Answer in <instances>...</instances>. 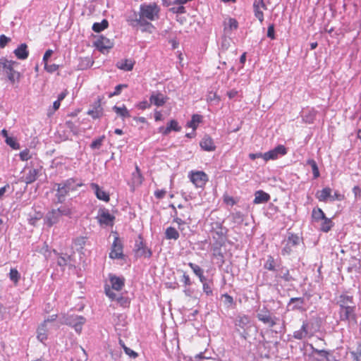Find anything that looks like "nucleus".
I'll return each mask as SVG.
<instances>
[{"label":"nucleus","instance_id":"obj_44","mask_svg":"<svg viewBox=\"0 0 361 361\" xmlns=\"http://www.w3.org/2000/svg\"><path fill=\"white\" fill-rule=\"evenodd\" d=\"M238 27V23L235 18H230L228 19L225 25V30L229 29L230 30H236Z\"/></svg>","mask_w":361,"mask_h":361},{"label":"nucleus","instance_id":"obj_5","mask_svg":"<svg viewBox=\"0 0 361 361\" xmlns=\"http://www.w3.org/2000/svg\"><path fill=\"white\" fill-rule=\"evenodd\" d=\"M57 186L56 197L59 202H62L65 197L70 191L75 190L78 188L82 185L81 183H77L74 178H68L61 183H56Z\"/></svg>","mask_w":361,"mask_h":361},{"label":"nucleus","instance_id":"obj_29","mask_svg":"<svg viewBox=\"0 0 361 361\" xmlns=\"http://www.w3.org/2000/svg\"><path fill=\"white\" fill-rule=\"evenodd\" d=\"M325 216L326 214L321 208H313L311 215L312 222L319 223Z\"/></svg>","mask_w":361,"mask_h":361},{"label":"nucleus","instance_id":"obj_12","mask_svg":"<svg viewBox=\"0 0 361 361\" xmlns=\"http://www.w3.org/2000/svg\"><path fill=\"white\" fill-rule=\"evenodd\" d=\"M60 216L56 209H52L49 211L44 217V224L48 227H51L54 224H57L60 221Z\"/></svg>","mask_w":361,"mask_h":361},{"label":"nucleus","instance_id":"obj_30","mask_svg":"<svg viewBox=\"0 0 361 361\" xmlns=\"http://www.w3.org/2000/svg\"><path fill=\"white\" fill-rule=\"evenodd\" d=\"M134 66V63L130 59H125L118 61L116 63V66L118 68L125 71H130L133 70Z\"/></svg>","mask_w":361,"mask_h":361},{"label":"nucleus","instance_id":"obj_53","mask_svg":"<svg viewBox=\"0 0 361 361\" xmlns=\"http://www.w3.org/2000/svg\"><path fill=\"white\" fill-rule=\"evenodd\" d=\"M344 199H345L344 195L341 194L338 191H335L333 195H331L330 200L331 201H335V200L342 201Z\"/></svg>","mask_w":361,"mask_h":361},{"label":"nucleus","instance_id":"obj_63","mask_svg":"<svg viewBox=\"0 0 361 361\" xmlns=\"http://www.w3.org/2000/svg\"><path fill=\"white\" fill-rule=\"evenodd\" d=\"M137 108L140 109H145L150 106V104H149L147 101L141 102L137 105Z\"/></svg>","mask_w":361,"mask_h":361},{"label":"nucleus","instance_id":"obj_48","mask_svg":"<svg viewBox=\"0 0 361 361\" xmlns=\"http://www.w3.org/2000/svg\"><path fill=\"white\" fill-rule=\"evenodd\" d=\"M104 139V136H102L94 140H93L90 145V147L92 149H99L102 145L103 140Z\"/></svg>","mask_w":361,"mask_h":361},{"label":"nucleus","instance_id":"obj_42","mask_svg":"<svg viewBox=\"0 0 361 361\" xmlns=\"http://www.w3.org/2000/svg\"><path fill=\"white\" fill-rule=\"evenodd\" d=\"M264 268L269 271H275V260L271 255L267 257V259L264 264Z\"/></svg>","mask_w":361,"mask_h":361},{"label":"nucleus","instance_id":"obj_57","mask_svg":"<svg viewBox=\"0 0 361 361\" xmlns=\"http://www.w3.org/2000/svg\"><path fill=\"white\" fill-rule=\"evenodd\" d=\"M313 351L319 355L329 360V352L325 350L313 349Z\"/></svg>","mask_w":361,"mask_h":361},{"label":"nucleus","instance_id":"obj_51","mask_svg":"<svg viewBox=\"0 0 361 361\" xmlns=\"http://www.w3.org/2000/svg\"><path fill=\"white\" fill-rule=\"evenodd\" d=\"M11 38L5 35H0V48L4 49L11 42Z\"/></svg>","mask_w":361,"mask_h":361},{"label":"nucleus","instance_id":"obj_18","mask_svg":"<svg viewBox=\"0 0 361 361\" xmlns=\"http://www.w3.org/2000/svg\"><path fill=\"white\" fill-rule=\"evenodd\" d=\"M201 148L207 152H213L216 149V145L213 139L209 135H204L200 142Z\"/></svg>","mask_w":361,"mask_h":361},{"label":"nucleus","instance_id":"obj_15","mask_svg":"<svg viewBox=\"0 0 361 361\" xmlns=\"http://www.w3.org/2000/svg\"><path fill=\"white\" fill-rule=\"evenodd\" d=\"M90 187L94 190L97 199L106 202H108L110 200L109 194L101 188L98 184L92 183L90 184Z\"/></svg>","mask_w":361,"mask_h":361},{"label":"nucleus","instance_id":"obj_20","mask_svg":"<svg viewBox=\"0 0 361 361\" xmlns=\"http://www.w3.org/2000/svg\"><path fill=\"white\" fill-rule=\"evenodd\" d=\"M87 114L94 119L99 118L103 116V108L101 106L99 99L94 103L92 109H90L87 111Z\"/></svg>","mask_w":361,"mask_h":361},{"label":"nucleus","instance_id":"obj_27","mask_svg":"<svg viewBox=\"0 0 361 361\" xmlns=\"http://www.w3.org/2000/svg\"><path fill=\"white\" fill-rule=\"evenodd\" d=\"M280 274L276 275L277 279H282L285 282H290L294 280L293 277L290 274V271L288 268L282 267L279 269Z\"/></svg>","mask_w":361,"mask_h":361},{"label":"nucleus","instance_id":"obj_56","mask_svg":"<svg viewBox=\"0 0 361 361\" xmlns=\"http://www.w3.org/2000/svg\"><path fill=\"white\" fill-rule=\"evenodd\" d=\"M267 37L271 39H275L274 25L271 24L267 29Z\"/></svg>","mask_w":361,"mask_h":361},{"label":"nucleus","instance_id":"obj_41","mask_svg":"<svg viewBox=\"0 0 361 361\" xmlns=\"http://www.w3.org/2000/svg\"><path fill=\"white\" fill-rule=\"evenodd\" d=\"M207 101L212 104H217L220 101V97L217 96L216 92H209L207 95Z\"/></svg>","mask_w":361,"mask_h":361},{"label":"nucleus","instance_id":"obj_47","mask_svg":"<svg viewBox=\"0 0 361 361\" xmlns=\"http://www.w3.org/2000/svg\"><path fill=\"white\" fill-rule=\"evenodd\" d=\"M188 266L190 267V268L192 270V271L197 276H198L204 273L203 269L200 266H198L192 262H189Z\"/></svg>","mask_w":361,"mask_h":361},{"label":"nucleus","instance_id":"obj_32","mask_svg":"<svg viewBox=\"0 0 361 361\" xmlns=\"http://www.w3.org/2000/svg\"><path fill=\"white\" fill-rule=\"evenodd\" d=\"M74 320L75 322L73 323L70 322L69 324L72 325L78 333H80L82 331V326L85 322V319L82 316H77Z\"/></svg>","mask_w":361,"mask_h":361},{"label":"nucleus","instance_id":"obj_10","mask_svg":"<svg viewBox=\"0 0 361 361\" xmlns=\"http://www.w3.org/2000/svg\"><path fill=\"white\" fill-rule=\"evenodd\" d=\"M267 9L264 0H255L253 3V11L255 16L262 23L264 21V11Z\"/></svg>","mask_w":361,"mask_h":361},{"label":"nucleus","instance_id":"obj_62","mask_svg":"<svg viewBox=\"0 0 361 361\" xmlns=\"http://www.w3.org/2000/svg\"><path fill=\"white\" fill-rule=\"evenodd\" d=\"M183 281L186 286H190L192 284L190 276L188 274H184L183 276Z\"/></svg>","mask_w":361,"mask_h":361},{"label":"nucleus","instance_id":"obj_35","mask_svg":"<svg viewBox=\"0 0 361 361\" xmlns=\"http://www.w3.org/2000/svg\"><path fill=\"white\" fill-rule=\"evenodd\" d=\"M109 26V22L107 20L104 19L101 23H94L92 25V30L95 32H100L102 30L106 29Z\"/></svg>","mask_w":361,"mask_h":361},{"label":"nucleus","instance_id":"obj_26","mask_svg":"<svg viewBox=\"0 0 361 361\" xmlns=\"http://www.w3.org/2000/svg\"><path fill=\"white\" fill-rule=\"evenodd\" d=\"M167 99L168 98L160 92L152 94L150 97V102L157 106L164 105Z\"/></svg>","mask_w":361,"mask_h":361},{"label":"nucleus","instance_id":"obj_64","mask_svg":"<svg viewBox=\"0 0 361 361\" xmlns=\"http://www.w3.org/2000/svg\"><path fill=\"white\" fill-rule=\"evenodd\" d=\"M171 10L173 13H184L185 12V8L180 5L178 8H172Z\"/></svg>","mask_w":361,"mask_h":361},{"label":"nucleus","instance_id":"obj_1","mask_svg":"<svg viewBox=\"0 0 361 361\" xmlns=\"http://www.w3.org/2000/svg\"><path fill=\"white\" fill-rule=\"evenodd\" d=\"M159 12L160 8L156 3L141 4L138 13L139 18L134 20L135 25L141 27L143 32L151 33L154 27L150 22L159 18Z\"/></svg>","mask_w":361,"mask_h":361},{"label":"nucleus","instance_id":"obj_2","mask_svg":"<svg viewBox=\"0 0 361 361\" xmlns=\"http://www.w3.org/2000/svg\"><path fill=\"white\" fill-rule=\"evenodd\" d=\"M337 303L339 306L340 320L357 324L356 306L353 301V297L342 294L339 296Z\"/></svg>","mask_w":361,"mask_h":361},{"label":"nucleus","instance_id":"obj_61","mask_svg":"<svg viewBox=\"0 0 361 361\" xmlns=\"http://www.w3.org/2000/svg\"><path fill=\"white\" fill-rule=\"evenodd\" d=\"M353 192L355 198H360L361 197V188L359 186H354L353 188Z\"/></svg>","mask_w":361,"mask_h":361},{"label":"nucleus","instance_id":"obj_46","mask_svg":"<svg viewBox=\"0 0 361 361\" xmlns=\"http://www.w3.org/2000/svg\"><path fill=\"white\" fill-rule=\"evenodd\" d=\"M6 143L9 145L12 149H20V144L17 142L15 138L13 137H7L6 139Z\"/></svg>","mask_w":361,"mask_h":361},{"label":"nucleus","instance_id":"obj_9","mask_svg":"<svg viewBox=\"0 0 361 361\" xmlns=\"http://www.w3.org/2000/svg\"><path fill=\"white\" fill-rule=\"evenodd\" d=\"M123 243L121 239L118 236H115L109 253V257L111 259H122L123 257Z\"/></svg>","mask_w":361,"mask_h":361},{"label":"nucleus","instance_id":"obj_39","mask_svg":"<svg viewBox=\"0 0 361 361\" xmlns=\"http://www.w3.org/2000/svg\"><path fill=\"white\" fill-rule=\"evenodd\" d=\"M9 279L14 283L15 285L18 284L20 279V274L16 269H11L9 272Z\"/></svg>","mask_w":361,"mask_h":361},{"label":"nucleus","instance_id":"obj_28","mask_svg":"<svg viewBox=\"0 0 361 361\" xmlns=\"http://www.w3.org/2000/svg\"><path fill=\"white\" fill-rule=\"evenodd\" d=\"M334 224L331 219L325 216L322 221H320L319 229L321 231L327 233L331 230Z\"/></svg>","mask_w":361,"mask_h":361},{"label":"nucleus","instance_id":"obj_14","mask_svg":"<svg viewBox=\"0 0 361 361\" xmlns=\"http://www.w3.org/2000/svg\"><path fill=\"white\" fill-rule=\"evenodd\" d=\"M144 181V177L142 174L141 170L137 165H135V170L132 173L131 177V186L133 187V190L135 188L140 186Z\"/></svg>","mask_w":361,"mask_h":361},{"label":"nucleus","instance_id":"obj_11","mask_svg":"<svg viewBox=\"0 0 361 361\" xmlns=\"http://www.w3.org/2000/svg\"><path fill=\"white\" fill-rule=\"evenodd\" d=\"M314 334V331H311L310 324L304 322L299 330L294 331L293 337L296 339L301 340L307 336L311 337Z\"/></svg>","mask_w":361,"mask_h":361},{"label":"nucleus","instance_id":"obj_45","mask_svg":"<svg viewBox=\"0 0 361 361\" xmlns=\"http://www.w3.org/2000/svg\"><path fill=\"white\" fill-rule=\"evenodd\" d=\"M287 243L291 245L292 247H295L300 243L299 237L295 234H290L287 240Z\"/></svg>","mask_w":361,"mask_h":361},{"label":"nucleus","instance_id":"obj_50","mask_svg":"<svg viewBox=\"0 0 361 361\" xmlns=\"http://www.w3.org/2000/svg\"><path fill=\"white\" fill-rule=\"evenodd\" d=\"M19 156L22 161H27L32 157L30 153V150L27 149L20 152Z\"/></svg>","mask_w":361,"mask_h":361},{"label":"nucleus","instance_id":"obj_21","mask_svg":"<svg viewBox=\"0 0 361 361\" xmlns=\"http://www.w3.org/2000/svg\"><path fill=\"white\" fill-rule=\"evenodd\" d=\"M270 198L271 197L269 194L262 190H259L256 191L255 193V199L253 200V203L255 204L267 203L270 200Z\"/></svg>","mask_w":361,"mask_h":361},{"label":"nucleus","instance_id":"obj_33","mask_svg":"<svg viewBox=\"0 0 361 361\" xmlns=\"http://www.w3.org/2000/svg\"><path fill=\"white\" fill-rule=\"evenodd\" d=\"M56 209L57 212L59 213L60 217H61L63 216L71 217V216L73 213V209L68 205L61 206L59 208Z\"/></svg>","mask_w":361,"mask_h":361},{"label":"nucleus","instance_id":"obj_17","mask_svg":"<svg viewBox=\"0 0 361 361\" xmlns=\"http://www.w3.org/2000/svg\"><path fill=\"white\" fill-rule=\"evenodd\" d=\"M181 128L179 126L178 122L176 120H171L167 124L166 127H159L158 130L159 133L162 135H166L169 134L171 131L178 132L180 131Z\"/></svg>","mask_w":361,"mask_h":361},{"label":"nucleus","instance_id":"obj_8","mask_svg":"<svg viewBox=\"0 0 361 361\" xmlns=\"http://www.w3.org/2000/svg\"><path fill=\"white\" fill-rule=\"evenodd\" d=\"M287 154L286 148L282 145H278L274 149L263 154V159L266 161L269 160L277 159L279 156H283Z\"/></svg>","mask_w":361,"mask_h":361},{"label":"nucleus","instance_id":"obj_60","mask_svg":"<svg viewBox=\"0 0 361 361\" xmlns=\"http://www.w3.org/2000/svg\"><path fill=\"white\" fill-rule=\"evenodd\" d=\"M173 222L176 223L178 226V228L182 231L183 228H181L182 225H184L185 222L182 220L180 218L177 216V212H176V216L173 219Z\"/></svg>","mask_w":361,"mask_h":361},{"label":"nucleus","instance_id":"obj_13","mask_svg":"<svg viewBox=\"0 0 361 361\" xmlns=\"http://www.w3.org/2000/svg\"><path fill=\"white\" fill-rule=\"evenodd\" d=\"M97 219L100 224L113 226L115 217L111 215L108 210L103 209L100 211Z\"/></svg>","mask_w":361,"mask_h":361},{"label":"nucleus","instance_id":"obj_31","mask_svg":"<svg viewBox=\"0 0 361 361\" xmlns=\"http://www.w3.org/2000/svg\"><path fill=\"white\" fill-rule=\"evenodd\" d=\"M113 110L118 116L123 118L130 117V114L125 105H123L122 106H114L113 107Z\"/></svg>","mask_w":361,"mask_h":361},{"label":"nucleus","instance_id":"obj_43","mask_svg":"<svg viewBox=\"0 0 361 361\" xmlns=\"http://www.w3.org/2000/svg\"><path fill=\"white\" fill-rule=\"evenodd\" d=\"M307 164L311 166L314 178H317L319 176L320 173L317 162L314 159H308L307 161Z\"/></svg>","mask_w":361,"mask_h":361},{"label":"nucleus","instance_id":"obj_3","mask_svg":"<svg viewBox=\"0 0 361 361\" xmlns=\"http://www.w3.org/2000/svg\"><path fill=\"white\" fill-rule=\"evenodd\" d=\"M18 64V62L8 60L6 58L0 59V66L2 68V71L6 75L10 83L13 85L18 84L21 78V74L14 69V66Z\"/></svg>","mask_w":361,"mask_h":361},{"label":"nucleus","instance_id":"obj_16","mask_svg":"<svg viewBox=\"0 0 361 361\" xmlns=\"http://www.w3.org/2000/svg\"><path fill=\"white\" fill-rule=\"evenodd\" d=\"M95 46L99 51H104V50L111 49L114 46V42L109 38L102 35L95 42Z\"/></svg>","mask_w":361,"mask_h":361},{"label":"nucleus","instance_id":"obj_38","mask_svg":"<svg viewBox=\"0 0 361 361\" xmlns=\"http://www.w3.org/2000/svg\"><path fill=\"white\" fill-rule=\"evenodd\" d=\"M250 323V318L247 315H240L238 317L235 325L244 329Z\"/></svg>","mask_w":361,"mask_h":361},{"label":"nucleus","instance_id":"obj_52","mask_svg":"<svg viewBox=\"0 0 361 361\" xmlns=\"http://www.w3.org/2000/svg\"><path fill=\"white\" fill-rule=\"evenodd\" d=\"M223 200L224 203L231 206H233L236 203V201L234 200V198L227 194L224 195Z\"/></svg>","mask_w":361,"mask_h":361},{"label":"nucleus","instance_id":"obj_24","mask_svg":"<svg viewBox=\"0 0 361 361\" xmlns=\"http://www.w3.org/2000/svg\"><path fill=\"white\" fill-rule=\"evenodd\" d=\"M47 320H44L38 327L37 333V339L41 341L44 342L47 339Z\"/></svg>","mask_w":361,"mask_h":361},{"label":"nucleus","instance_id":"obj_36","mask_svg":"<svg viewBox=\"0 0 361 361\" xmlns=\"http://www.w3.org/2000/svg\"><path fill=\"white\" fill-rule=\"evenodd\" d=\"M202 116L199 114H194L192 116L191 121L188 122L187 126L195 130L197 128L198 124L202 122Z\"/></svg>","mask_w":361,"mask_h":361},{"label":"nucleus","instance_id":"obj_22","mask_svg":"<svg viewBox=\"0 0 361 361\" xmlns=\"http://www.w3.org/2000/svg\"><path fill=\"white\" fill-rule=\"evenodd\" d=\"M304 304V298H291L289 300L288 306L293 305L292 310L305 311L306 309L303 307Z\"/></svg>","mask_w":361,"mask_h":361},{"label":"nucleus","instance_id":"obj_19","mask_svg":"<svg viewBox=\"0 0 361 361\" xmlns=\"http://www.w3.org/2000/svg\"><path fill=\"white\" fill-rule=\"evenodd\" d=\"M39 171L36 169H31L28 172L20 177V180L25 183L27 185L31 184L35 182L38 176Z\"/></svg>","mask_w":361,"mask_h":361},{"label":"nucleus","instance_id":"obj_37","mask_svg":"<svg viewBox=\"0 0 361 361\" xmlns=\"http://www.w3.org/2000/svg\"><path fill=\"white\" fill-rule=\"evenodd\" d=\"M66 94L64 92H62L58 97V99L56 100L53 104V109L51 111L48 112V116H51L54 111L58 110L61 105V102L66 97Z\"/></svg>","mask_w":361,"mask_h":361},{"label":"nucleus","instance_id":"obj_7","mask_svg":"<svg viewBox=\"0 0 361 361\" xmlns=\"http://www.w3.org/2000/svg\"><path fill=\"white\" fill-rule=\"evenodd\" d=\"M257 319L262 323L267 324L269 327H274L276 324V318L272 317L270 311L267 307L259 310L257 314Z\"/></svg>","mask_w":361,"mask_h":361},{"label":"nucleus","instance_id":"obj_6","mask_svg":"<svg viewBox=\"0 0 361 361\" xmlns=\"http://www.w3.org/2000/svg\"><path fill=\"white\" fill-rule=\"evenodd\" d=\"M188 177L197 188H203L208 181V176L202 171H192Z\"/></svg>","mask_w":361,"mask_h":361},{"label":"nucleus","instance_id":"obj_25","mask_svg":"<svg viewBox=\"0 0 361 361\" xmlns=\"http://www.w3.org/2000/svg\"><path fill=\"white\" fill-rule=\"evenodd\" d=\"M331 189L326 187L321 190H318L316 193V197L319 202H326L331 198Z\"/></svg>","mask_w":361,"mask_h":361},{"label":"nucleus","instance_id":"obj_54","mask_svg":"<svg viewBox=\"0 0 361 361\" xmlns=\"http://www.w3.org/2000/svg\"><path fill=\"white\" fill-rule=\"evenodd\" d=\"M222 298H224V302L226 305L231 306L234 303L233 298L227 293L223 294Z\"/></svg>","mask_w":361,"mask_h":361},{"label":"nucleus","instance_id":"obj_59","mask_svg":"<svg viewBox=\"0 0 361 361\" xmlns=\"http://www.w3.org/2000/svg\"><path fill=\"white\" fill-rule=\"evenodd\" d=\"M52 54H53V51L51 49H48L44 53V56H43V61L44 63V66H47L48 59L51 57Z\"/></svg>","mask_w":361,"mask_h":361},{"label":"nucleus","instance_id":"obj_55","mask_svg":"<svg viewBox=\"0 0 361 361\" xmlns=\"http://www.w3.org/2000/svg\"><path fill=\"white\" fill-rule=\"evenodd\" d=\"M293 247L291 245L286 243V245L281 251L283 255H288L293 252Z\"/></svg>","mask_w":361,"mask_h":361},{"label":"nucleus","instance_id":"obj_23","mask_svg":"<svg viewBox=\"0 0 361 361\" xmlns=\"http://www.w3.org/2000/svg\"><path fill=\"white\" fill-rule=\"evenodd\" d=\"M15 56L20 60H25L28 57L29 51L26 44H21L13 51Z\"/></svg>","mask_w":361,"mask_h":361},{"label":"nucleus","instance_id":"obj_4","mask_svg":"<svg viewBox=\"0 0 361 361\" xmlns=\"http://www.w3.org/2000/svg\"><path fill=\"white\" fill-rule=\"evenodd\" d=\"M111 285H105L104 291L106 295L112 300H123V297H116L114 290L120 291L123 289L125 285V279L123 277H118L113 274L109 276Z\"/></svg>","mask_w":361,"mask_h":361},{"label":"nucleus","instance_id":"obj_34","mask_svg":"<svg viewBox=\"0 0 361 361\" xmlns=\"http://www.w3.org/2000/svg\"><path fill=\"white\" fill-rule=\"evenodd\" d=\"M166 238L169 240H177L179 238L178 231L173 227H168L165 232Z\"/></svg>","mask_w":361,"mask_h":361},{"label":"nucleus","instance_id":"obj_49","mask_svg":"<svg viewBox=\"0 0 361 361\" xmlns=\"http://www.w3.org/2000/svg\"><path fill=\"white\" fill-rule=\"evenodd\" d=\"M120 344L122 345L125 353L131 357L135 358L137 356V353L130 348L125 345L122 341H120Z\"/></svg>","mask_w":361,"mask_h":361},{"label":"nucleus","instance_id":"obj_40","mask_svg":"<svg viewBox=\"0 0 361 361\" xmlns=\"http://www.w3.org/2000/svg\"><path fill=\"white\" fill-rule=\"evenodd\" d=\"M203 292L207 295H213V281L209 280L208 282L202 284Z\"/></svg>","mask_w":361,"mask_h":361},{"label":"nucleus","instance_id":"obj_58","mask_svg":"<svg viewBox=\"0 0 361 361\" xmlns=\"http://www.w3.org/2000/svg\"><path fill=\"white\" fill-rule=\"evenodd\" d=\"M166 191L165 190H164V189L157 190L154 192V196L157 199H162V198H164V196L166 195Z\"/></svg>","mask_w":361,"mask_h":361}]
</instances>
